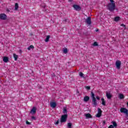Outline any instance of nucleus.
I'll list each match as a JSON object with an SVG mask.
<instances>
[{
	"mask_svg": "<svg viewBox=\"0 0 128 128\" xmlns=\"http://www.w3.org/2000/svg\"><path fill=\"white\" fill-rule=\"evenodd\" d=\"M110 2L107 8L110 12H114L116 10V3L114 0H110Z\"/></svg>",
	"mask_w": 128,
	"mask_h": 128,
	"instance_id": "obj_1",
	"label": "nucleus"
},
{
	"mask_svg": "<svg viewBox=\"0 0 128 128\" xmlns=\"http://www.w3.org/2000/svg\"><path fill=\"white\" fill-rule=\"evenodd\" d=\"M91 97L92 98V104L93 106H98V103L96 102V97H94V92H91Z\"/></svg>",
	"mask_w": 128,
	"mask_h": 128,
	"instance_id": "obj_2",
	"label": "nucleus"
},
{
	"mask_svg": "<svg viewBox=\"0 0 128 128\" xmlns=\"http://www.w3.org/2000/svg\"><path fill=\"white\" fill-rule=\"evenodd\" d=\"M66 118H68V114L62 115L60 118V122H66Z\"/></svg>",
	"mask_w": 128,
	"mask_h": 128,
	"instance_id": "obj_3",
	"label": "nucleus"
},
{
	"mask_svg": "<svg viewBox=\"0 0 128 128\" xmlns=\"http://www.w3.org/2000/svg\"><path fill=\"white\" fill-rule=\"evenodd\" d=\"M120 112L122 114H124L128 116V110L124 108H122L120 109Z\"/></svg>",
	"mask_w": 128,
	"mask_h": 128,
	"instance_id": "obj_4",
	"label": "nucleus"
},
{
	"mask_svg": "<svg viewBox=\"0 0 128 128\" xmlns=\"http://www.w3.org/2000/svg\"><path fill=\"white\" fill-rule=\"evenodd\" d=\"M116 66L118 70H120V66H122V62L119 60H117L116 62Z\"/></svg>",
	"mask_w": 128,
	"mask_h": 128,
	"instance_id": "obj_5",
	"label": "nucleus"
},
{
	"mask_svg": "<svg viewBox=\"0 0 128 128\" xmlns=\"http://www.w3.org/2000/svg\"><path fill=\"white\" fill-rule=\"evenodd\" d=\"M72 6H73L74 10H77V11L79 12V10H82L80 6H78V4H74Z\"/></svg>",
	"mask_w": 128,
	"mask_h": 128,
	"instance_id": "obj_6",
	"label": "nucleus"
},
{
	"mask_svg": "<svg viewBox=\"0 0 128 128\" xmlns=\"http://www.w3.org/2000/svg\"><path fill=\"white\" fill-rule=\"evenodd\" d=\"M36 112V108L33 107L30 112V114H34Z\"/></svg>",
	"mask_w": 128,
	"mask_h": 128,
	"instance_id": "obj_7",
	"label": "nucleus"
},
{
	"mask_svg": "<svg viewBox=\"0 0 128 128\" xmlns=\"http://www.w3.org/2000/svg\"><path fill=\"white\" fill-rule=\"evenodd\" d=\"M0 20H6V15L4 14H0Z\"/></svg>",
	"mask_w": 128,
	"mask_h": 128,
	"instance_id": "obj_8",
	"label": "nucleus"
},
{
	"mask_svg": "<svg viewBox=\"0 0 128 128\" xmlns=\"http://www.w3.org/2000/svg\"><path fill=\"white\" fill-rule=\"evenodd\" d=\"M86 22L87 24H92V18H90V17H88L86 20Z\"/></svg>",
	"mask_w": 128,
	"mask_h": 128,
	"instance_id": "obj_9",
	"label": "nucleus"
},
{
	"mask_svg": "<svg viewBox=\"0 0 128 128\" xmlns=\"http://www.w3.org/2000/svg\"><path fill=\"white\" fill-rule=\"evenodd\" d=\"M106 96L107 97V98L108 100H110L112 98V94H110V92H106Z\"/></svg>",
	"mask_w": 128,
	"mask_h": 128,
	"instance_id": "obj_10",
	"label": "nucleus"
},
{
	"mask_svg": "<svg viewBox=\"0 0 128 128\" xmlns=\"http://www.w3.org/2000/svg\"><path fill=\"white\" fill-rule=\"evenodd\" d=\"M50 106L51 108H54L56 106V103L55 102H50Z\"/></svg>",
	"mask_w": 128,
	"mask_h": 128,
	"instance_id": "obj_11",
	"label": "nucleus"
},
{
	"mask_svg": "<svg viewBox=\"0 0 128 128\" xmlns=\"http://www.w3.org/2000/svg\"><path fill=\"white\" fill-rule=\"evenodd\" d=\"M84 116L86 118H92V114L89 113L84 114Z\"/></svg>",
	"mask_w": 128,
	"mask_h": 128,
	"instance_id": "obj_12",
	"label": "nucleus"
},
{
	"mask_svg": "<svg viewBox=\"0 0 128 128\" xmlns=\"http://www.w3.org/2000/svg\"><path fill=\"white\" fill-rule=\"evenodd\" d=\"M90 100V97L88 96H85L84 98V101L86 102Z\"/></svg>",
	"mask_w": 128,
	"mask_h": 128,
	"instance_id": "obj_13",
	"label": "nucleus"
},
{
	"mask_svg": "<svg viewBox=\"0 0 128 128\" xmlns=\"http://www.w3.org/2000/svg\"><path fill=\"white\" fill-rule=\"evenodd\" d=\"M3 61L4 62H8V58L7 56L4 57Z\"/></svg>",
	"mask_w": 128,
	"mask_h": 128,
	"instance_id": "obj_14",
	"label": "nucleus"
},
{
	"mask_svg": "<svg viewBox=\"0 0 128 128\" xmlns=\"http://www.w3.org/2000/svg\"><path fill=\"white\" fill-rule=\"evenodd\" d=\"M101 100L102 102V106H106V101L104 100V98H102L101 99Z\"/></svg>",
	"mask_w": 128,
	"mask_h": 128,
	"instance_id": "obj_15",
	"label": "nucleus"
},
{
	"mask_svg": "<svg viewBox=\"0 0 128 128\" xmlns=\"http://www.w3.org/2000/svg\"><path fill=\"white\" fill-rule=\"evenodd\" d=\"M34 48V46L30 45V46H29L28 48V50H32V48Z\"/></svg>",
	"mask_w": 128,
	"mask_h": 128,
	"instance_id": "obj_16",
	"label": "nucleus"
},
{
	"mask_svg": "<svg viewBox=\"0 0 128 128\" xmlns=\"http://www.w3.org/2000/svg\"><path fill=\"white\" fill-rule=\"evenodd\" d=\"M50 36H48L46 37V38L45 40V42H48V40H50Z\"/></svg>",
	"mask_w": 128,
	"mask_h": 128,
	"instance_id": "obj_17",
	"label": "nucleus"
},
{
	"mask_svg": "<svg viewBox=\"0 0 128 128\" xmlns=\"http://www.w3.org/2000/svg\"><path fill=\"white\" fill-rule=\"evenodd\" d=\"M119 98L120 100H122V99L124 98V95L122 94H119Z\"/></svg>",
	"mask_w": 128,
	"mask_h": 128,
	"instance_id": "obj_18",
	"label": "nucleus"
},
{
	"mask_svg": "<svg viewBox=\"0 0 128 128\" xmlns=\"http://www.w3.org/2000/svg\"><path fill=\"white\" fill-rule=\"evenodd\" d=\"M14 60H18V56L16 54H14Z\"/></svg>",
	"mask_w": 128,
	"mask_h": 128,
	"instance_id": "obj_19",
	"label": "nucleus"
},
{
	"mask_svg": "<svg viewBox=\"0 0 128 128\" xmlns=\"http://www.w3.org/2000/svg\"><path fill=\"white\" fill-rule=\"evenodd\" d=\"M18 3H16L15 4V10H18Z\"/></svg>",
	"mask_w": 128,
	"mask_h": 128,
	"instance_id": "obj_20",
	"label": "nucleus"
},
{
	"mask_svg": "<svg viewBox=\"0 0 128 128\" xmlns=\"http://www.w3.org/2000/svg\"><path fill=\"white\" fill-rule=\"evenodd\" d=\"M100 116H102V113H98L96 114V118H100Z\"/></svg>",
	"mask_w": 128,
	"mask_h": 128,
	"instance_id": "obj_21",
	"label": "nucleus"
},
{
	"mask_svg": "<svg viewBox=\"0 0 128 128\" xmlns=\"http://www.w3.org/2000/svg\"><path fill=\"white\" fill-rule=\"evenodd\" d=\"M115 22H118L120 20V17L117 16L114 18Z\"/></svg>",
	"mask_w": 128,
	"mask_h": 128,
	"instance_id": "obj_22",
	"label": "nucleus"
},
{
	"mask_svg": "<svg viewBox=\"0 0 128 128\" xmlns=\"http://www.w3.org/2000/svg\"><path fill=\"white\" fill-rule=\"evenodd\" d=\"M63 52L64 54H68V48H66L63 50Z\"/></svg>",
	"mask_w": 128,
	"mask_h": 128,
	"instance_id": "obj_23",
	"label": "nucleus"
},
{
	"mask_svg": "<svg viewBox=\"0 0 128 128\" xmlns=\"http://www.w3.org/2000/svg\"><path fill=\"white\" fill-rule=\"evenodd\" d=\"M113 126H118V124H116V122H112Z\"/></svg>",
	"mask_w": 128,
	"mask_h": 128,
	"instance_id": "obj_24",
	"label": "nucleus"
},
{
	"mask_svg": "<svg viewBox=\"0 0 128 128\" xmlns=\"http://www.w3.org/2000/svg\"><path fill=\"white\" fill-rule=\"evenodd\" d=\"M79 76H80V78H84V74L82 72H80L79 73Z\"/></svg>",
	"mask_w": 128,
	"mask_h": 128,
	"instance_id": "obj_25",
	"label": "nucleus"
},
{
	"mask_svg": "<svg viewBox=\"0 0 128 128\" xmlns=\"http://www.w3.org/2000/svg\"><path fill=\"white\" fill-rule=\"evenodd\" d=\"M93 46H98V42H94Z\"/></svg>",
	"mask_w": 128,
	"mask_h": 128,
	"instance_id": "obj_26",
	"label": "nucleus"
},
{
	"mask_svg": "<svg viewBox=\"0 0 128 128\" xmlns=\"http://www.w3.org/2000/svg\"><path fill=\"white\" fill-rule=\"evenodd\" d=\"M63 112L64 114H68V110L66 108H64Z\"/></svg>",
	"mask_w": 128,
	"mask_h": 128,
	"instance_id": "obj_27",
	"label": "nucleus"
},
{
	"mask_svg": "<svg viewBox=\"0 0 128 128\" xmlns=\"http://www.w3.org/2000/svg\"><path fill=\"white\" fill-rule=\"evenodd\" d=\"M98 113L102 114V110L100 108H98Z\"/></svg>",
	"mask_w": 128,
	"mask_h": 128,
	"instance_id": "obj_28",
	"label": "nucleus"
},
{
	"mask_svg": "<svg viewBox=\"0 0 128 128\" xmlns=\"http://www.w3.org/2000/svg\"><path fill=\"white\" fill-rule=\"evenodd\" d=\"M86 90H90V87L89 86H86Z\"/></svg>",
	"mask_w": 128,
	"mask_h": 128,
	"instance_id": "obj_29",
	"label": "nucleus"
},
{
	"mask_svg": "<svg viewBox=\"0 0 128 128\" xmlns=\"http://www.w3.org/2000/svg\"><path fill=\"white\" fill-rule=\"evenodd\" d=\"M121 26H124V30H126V26L124 25V24H121Z\"/></svg>",
	"mask_w": 128,
	"mask_h": 128,
	"instance_id": "obj_30",
	"label": "nucleus"
},
{
	"mask_svg": "<svg viewBox=\"0 0 128 128\" xmlns=\"http://www.w3.org/2000/svg\"><path fill=\"white\" fill-rule=\"evenodd\" d=\"M96 100H100V97H99L98 96H97L96 97Z\"/></svg>",
	"mask_w": 128,
	"mask_h": 128,
	"instance_id": "obj_31",
	"label": "nucleus"
},
{
	"mask_svg": "<svg viewBox=\"0 0 128 128\" xmlns=\"http://www.w3.org/2000/svg\"><path fill=\"white\" fill-rule=\"evenodd\" d=\"M32 120H36V117H34V116H32Z\"/></svg>",
	"mask_w": 128,
	"mask_h": 128,
	"instance_id": "obj_32",
	"label": "nucleus"
},
{
	"mask_svg": "<svg viewBox=\"0 0 128 128\" xmlns=\"http://www.w3.org/2000/svg\"><path fill=\"white\" fill-rule=\"evenodd\" d=\"M108 128H114V126L112 125H110Z\"/></svg>",
	"mask_w": 128,
	"mask_h": 128,
	"instance_id": "obj_33",
	"label": "nucleus"
},
{
	"mask_svg": "<svg viewBox=\"0 0 128 128\" xmlns=\"http://www.w3.org/2000/svg\"><path fill=\"white\" fill-rule=\"evenodd\" d=\"M54 124H58V120L57 122H54Z\"/></svg>",
	"mask_w": 128,
	"mask_h": 128,
	"instance_id": "obj_34",
	"label": "nucleus"
},
{
	"mask_svg": "<svg viewBox=\"0 0 128 128\" xmlns=\"http://www.w3.org/2000/svg\"><path fill=\"white\" fill-rule=\"evenodd\" d=\"M26 124H30V122L28 121L26 122Z\"/></svg>",
	"mask_w": 128,
	"mask_h": 128,
	"instance_id": "obj_35",
	"label": "nucleus"
},
{
	"mask_svg": "<svg viewBox=\"0 0 128 128\" xmlns=\"http://www.w3.org/2000/svg\"><path fill=\"white\" fill-rule=\"evenodd\" d=\"M44 6L42 5L43 8H46V4H43Z\"/></svg>",
	"mask_w": 128,
	"mask_h": 128,
	"instance_id": "obj_36",
	"label": "nucleus"
},
{
	"mask_svg": "<svg viewBox=\"0 0 128 128\" xmlns=\"http://www.w3.org/2000/svg\"><path fill=\"white\" fill-rule=\"evenodd\" d=\"M68 2H72V0H68Z\"/></svg>",
	"mask_w": 128,
	"mask_h": 128,
	"instance_id": "obj_37",
	"label": "nucleus"
},
{
	"mask_svg": "<svg viewBox=\"0 0 128 128\" xmlns=\"http://www.w3.org/2000/svg\"><path fill=\"white\" fill-rule=\"evenodd\" d=\"M98 30H96V32H98Z\"/></svg>",
	"mask_w": 128,
	"mask_h": 128,
	"instance_id": "obj_38",
	"label": "nucleus"
}]
</instances>
